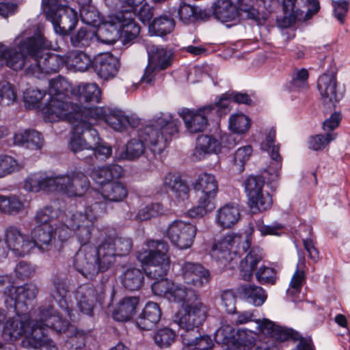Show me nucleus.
<instances>
[{"mask_svg":"<svg viewBox=\"0 0 350 350\" xmlns=\"http://www.w3.org/2000/svg\"><path fill=\"white\" fill-rule=\"evenodd\" d=\"M147 247V250L137 253V258L148 266L145 270L146 275L156 280L151 285L153 293L170 301L181 304L184 312L177 314L174 321L184 330L183 333L198 331L199 326L206 320L207 307L200 301L195 290L163 278L170 267L168 244L163 241L149 240Z\"/></svg>","mask_w":350,"mask_h":350,"instance_id":"nucleus-1","label":"nucleus"},{"mask_svg":"<svg viewBox=\"0 0 350 350\" xmlns=\"http://www.w3.org/2000/svg\"><path fill=\"white\" fill-rule=\"evenodd\" d=\"M16 38V49L0 45V66L14 70L25 68L27 75L41 78L43 75L57 72L65 64V57L53 53H44L53 47L52 42L38 31L21 40Z\"/></svg>","mask_w":350,"mask_h":350,"instance_id":"nucleus-2","label":"nucleus"},{"mask_svg":"<svg viewBox=\"0 0 350 350\" xmlns=\"http://www.w3.org/2000/svg\"><path fill=\"white\" fill-rule=\"evenodd\" d=\"M70 88V84L63 78L49 81L48 94L50 99L42 109L44 120L50 122L66 120L74 125V131L79 129L84 131L83 129L87 131H95L92 126L93 122H89L87 124L85 118L90 116L88 121H90L105 118L103 109L98 107L83 108L73 103L69 96Z\"/></svg>","mask_w":350,"mask_h":350,"instance_id":"nucleus-3","label":"nucleus"},{"mask_svg":"<svg viewBox=\"0 0 350 350\" xmlns=\"http://www.w3.org/2000/svg\"><path fill=\"white\" fill-rule=\"evenodd\" d=\"M90 204L83 210L76 211L67 219L69 226L76 230L82 241H89L92 237L95 223L100 215L107 212L109 202H122L128 196L126 187L120 182H109L103 185L100 191L92 190L90 193Z\"/></svg>","mask_w":350,"mask_h":350,"instance_id":"nucleus-4","label":"nucleus"},{"mask_svg":"<svg viewBox=\"0 0 350 350\" xmlns=\"http://www.w3.org/2000/svg\"><path fill=\"white\" fill-rule=\"evenodd\" d=\"M31 331L22 340V346L28 349L59 350L56 343L46 334L48 328L58 333H66L67 336L77 338L79 334L68 321L62 319L54 307L42 305L38 308L33 319Z\"/></svg>","mask_w":350,"mask_h":350,"instance_id":"nucleus-5","label":"nucleus"},{"mask_svg":"<svg viewBox=\"0 0 350 350\" xmlns=\"http://www.w3.org/2000/svg\"><path fill=\"white\" fill-rule=\"evenodd\" d=\"M135 13L118 11L109 16L108 19L98 29V36L103 42L112 44L120 38L125 44L135 39L140 32V27L135 21Z\"/></svg>","mask_w":350,"mask_h":350,"instance_id":"nucleus-6","label":"nucleus"},{"mask_svg":"<svg viewBox=\"0 0 350 350\" xmlns=\"http://www.w3.org/2000/svg\"><path fill=\"white\" fill-rule=\"evenodd\" d=\"M275 133H268L266 139L260 147L267 151L272 159L271 165L265 170L262 177L258 176H250L244 180V187L247 199L256 200L257 193L261 192L267 180V183L275 181L280 175L282 167V157L279 154V146L275 144Z\"/></svg>","mask_w":350,"mask_h":350,"instance_id":"nucleus-7","label":"nucleus"},{"mask_svg":"<svg viewBox=\"0 0 350 350\" xmlns=\"http://www.w3.org/2000/svg\"><path fill=\"white\" fill-rule=\"evenodd\" d=\"M75 212H68L65 215L63 223L55 225H36L31 231L30 242L34 245L32 252L37 248L41 252L52 250L57 247V242L63 243L70 237L71 231L81 243L88 241H81L76 234V230L68 226L67 219L70 214Z\"/></svg>","mask_w":350,"mask_h":350,"instance_id":"nucleus-8","label":"nucleus"},{"mask_svg":"<svg viewBox=\"0 0 350 350\" xmlns=\"http://www.w3.org/2000/svg\"><path fill=\"white\" fill-rule=\"evenodd\" d=\"M256 323L259 332L267 337L257 345L254 350L262 347H266L267 350H277L275 341L281 342L289 340L299 341L293 350H314L311 338H302L293 329L280 326L268 319H258Z\"/></svg>","mask_w":350,"mask_h":350,"instance_id":"nucleus-9","label":"nucleus"},{"mask_svg":"<svg viewBox=\"0 0 350 350\" xmlns=\"http://www.w3.org/2000/svg\"><path fill=\"white\" fill-rule=\"evenodd\" d=\"M172 139V133H142L139 139L127 142L124 151L116 158L118 161H135L142 156L146 148L154 154H161Z\"/></svg>","mask_w":350,"mask_h":350,"instance_id":"nucleus-10","label":"nucleus"},{"mask_svg":"<svg viewBox=\"0 0 350 350\" xmlns=\"http://www.w3.org/2000/svg\"><path fill=\"white\" fill-rule=\"evenodd\" d=\"M231 98L223 94L215 105L204 106L196 111L188 108H180L178 114L183 120L189 131H204L211 114L217 113L219 117L226 115L230 111Z\"/></svg>","mask_w":350,"mask_h":350,"instance_id":"nucleus-11","label":"nucleus"},{"mask_svg":"<svg viewBox=\"0 0 350 350\" xmlns=\"http://www.w3.org/2000/svg\"><path fill=\"white\" fill-rule=\"evenodd\" d=\"M41 8L55 33L61 36L69 35L78 23L77 11L66 6L62 0H42Z\"/></svg>","mask_w":350,"mask_h":350,"instance_id":"nucleus-12","label":"nucleus"},{"mask_svg":"<svg viewBox=\"0 0 350 350\" xmlns=\"http://www.w3.org/2000/svg\"><path fill=\"white\" fill-rule=\"evenodd\" d=\"M241 133H214L202 134L196 141L193 157L196 161L203 160L207 155L217 154L222 148H230L236 144L235 134Z\"/></svg>","mask_w":350,"mask_h":350,"instance_id":"nucleus-13","label":"nucleus"},{"mask_svg":"<svg viewBox=\"0 0 350 350\" xmlns=\"http://www.w3.org/2000/svg\"><path fill=\"white\" fill-rule=\"evenodd\" d=\"M250 246L248 237H243L239 234L229 232L213 244L211 255L217 260L231 261L234 259V256H240L245 254Z\"/></svg>","mask_w":350,"mask_h":350,"instance_id":"nucleus-14","label":"nucleus"},{"mask_svg":"<svg viewBox=\"0 0 350 350\" xmlns=\"http://www.w3.org/2000/svg\"><path fill=\"white\" fill-rule=\"evenodd\" d=\"M90 186L87 176L77 169L55 176V191L62 192L70 197L82 196Z\"/></svg>","mask_w":350,"mask_h":350,"instance_id":"nucleus-15","label":"nucleus"},{"mask_svg":"<svg viewBox=\"0 0 350 350\" xmlns=\"http://www.w3.org/2000/svg\"><path fill=\"white\" fill-rule=\"evenodd\" d=\"M256 334L245 329H239L236 333L234 328L223 324L215 332V340L217 343L238 350H245L255 343Z\"/></svg>","mask_w":350,"mask_h":350,"instance_id":"nucleus-16","label":"nucleus"},{"mask_svg":"<svg viewBox=\"0 0 350 350\" xmlns=\"http://www.w3.org/2000/svg\"><path fill=\"white\" fill-rule=\"evenodd\" d=\"M196 226L183 220H174L166 230V236L172 245L180 250H187L191 247L196 236Z\"/></svg>","mask_w":350,"mask_h":350,"instance_id":"nucleus-17","label":"nucleus"},{"mask_svg":"<svg viewBox=\"0 0 350 350\" xmlns=\"http://www.w3.org/2000/svg\"><path fill=\"white\" fill-rule=\"evenodd\" d=\"M36 310L32 314V321L27 314H11L8 321H5L2 332V337L8 342H14L21 337L26 338V336L31 331L33 325V319L36 315Z\"/></svg>","mask_w":350,"mask_h":350,"instance_id":"nucleus-18","label":"nucleus"},{"mask_svg":"<svg viewBox=\"0 0 350 350\" xmlns=\"http://www.w3.org/2000/svg\"><path fill=\"white\" fill-rule=\"evenodd\" d=\"M75 298L80 312L91 317L97 304L103 301L104 292L101 287H96L91 284H83L75 290Z\"/></svg>","mask_w":350,"mask_h":350,"instance_id":"nucleus-19","label":"nucleus"},{"mask_svg":"<svg viewBox=\"0 0 350 350\" xmlns=\"http://www.w3.org/2000/svg\"><path fill=\"white\" fill-rule=\"evenodd\" d=\"M91 239L89 241L90 242ZM82 246L75 254L73 266L76 270L88 279H92L99 272V267L96 260V248L81 243Z\"/></svg>","mask_w":350,"mask_h":350,"instance_id":"nucleus-20","label":"nucleus"},{"mask_svg":"<svg viewBox=\"0 0 350 350\" xmlns=\"http://www.w3.org/2000/svg\"><path fill=\"white\" fill-rule=\"evenodd\" d=\"M38 291L36 284L33 282L25 283L18 286H8L3 292L5 303L15 312L17 302L25 303L26 301L34 299Z\"/></svg>","mask_w":350,"mask_h":350,"instance_id":"nucleus-21","label":"nucleus"},{"mask_svg":"<svg viewBox=\"0 0 350 350\" xmlns=\"http://www.w3.org/2000/svg\"><path fill=\"white\" fill-rule=\"evenodd\" d=\"M98 231L100 236L97 239L101 241V243L96 249V260L99 267V272H103L113 265L117 256L112 248L109 229L106 228Z\"/></svg>","mask_w":350,"mask_h":350,"instance_id":"nucleus-22","label":"nucleus"},{"mask_svg":"<svg viewBox=\"0 0 350 350\" xmlns=\"http://www.w3.org/2000/svg\"><path fill=\"white\" fill-rule=\"evenodd\" d=\"M5 241L8 248L17 256H25L32 252L34 245L28 235L16 226H10L5 230Z\"/></svg>","mask_w":350,"mask_h":350,"instance_id":"nucleus-23","label":"nucleus"},{"mask_svg":"<svg viewBox=\"0 0 350 350\" xmlns=\"http://www.w3.org/2000/svg\"><path fill=\"white\" fill-rule=\"evenodd\" d=\"M180 273L185 283L196 288H202L211 280L209 271L198 262H183L180 266Z\"/></svg>","mask_w":350,"mask_h":350,"instance_id":"nucleus-24","label":"nucleus"},{"mask_svg":"<svg viewBox=\"0 0 350 350\" xmlns=\"http://www.w3.org/2000/svg\"><path fill=\"white\" fill-rule=\"evenodd\" d=\"M69 284L67 281L59 276H55L52 279V285L50 289V295L57 303L59 306L65 312L70 320H73V306L70 297Z\"/></svg>","mask_w":350,"mask_h":350,"instance_id":"nucleus-25","label":"nucleus"},{"mask_svg":"<svg viewBox=\"0 0 350 350\" xmlns=\"http://www.w3.org/2000/svg\"><path fill=\"white\" fill-rule=\"evenodd\" d=\"M92 66L96 75L104 80L114 78L118 72V59L109 53L98 54L92 62Z\"/></svg>","mask_w":350,"mask_h":350,"instance_id":"nucleus-26","label":"nucleus"},{"mask_svg":"<svg viewBox=\"0 0 350 350\" xmlns=\"http://www.w3.org/2000/svg\"><path fill=\"white\" fill-rule=\"evenodd\" d=\"M336 78L332 75L323 74L318 79L317 87L323 104L328 108L334 107L342 98L336 91Z\"/></svg>","mask_w":350,"mask_h":350,"instance_id":"nucleus-27","label":"nucleus"},{"mask_svg":"<svg viewBox=\"0 0 350 350\" xmlns=\"http://www.w3.org/2000/svg\"><path fill=\"white\" fill-rule=\"evenodd\" d=\"M105 122L114 130V131H122L128 128L137 129L142 125V120L136 116H127L124 112L120 109H114L110 112L105 119Z\"/></svg>","mask_w":350,"mask_h":350,"instance_id":"nucleus-28","label":"nucleus"},{"mask_svg":"<svg viewBox=\"0 0 350 350\" xmlns=\"http://www.w3.org/2000/svg\"><path fill=\"white\" fill-rule=\"evenodd\" d=\"M55 176H49L45 172H38L29 174L24 183V189L30 192L40 191H55Z\"/></svg>","mask_w":350,"mask_h":350,"instance_id":"nucleus-29","label":"nucleus"},{"mask_svg":"<svg viewBox=\"0 0 350 350\" xmlns=\"http://www.w3.org/2000/svg\"><path fill=\"white\" fill-rule=\"evenodd\" d=\"M148 62L157 68L158 70H164L172 66L173 63V53L171 50L154 45L149 44L146 47Z\"/></svg>","mask_w":350,"mask_h":350,"instance_id":"nucleus-30","label":"nucleus"},{"mask_svg":"<svg viewBox=\"0 0 350 350\" xmlns=\"http://www.w3.org/2000/svg\"><path fill=\"white\" fill-rule=\"evenodd\" d=\"M163 187L176 198L182 200L189 198L190 189L178 173H167L163 178Z\"/></svg>","mask_w":350,"mask_h":350,"instance_id":"nucleus-31","label":"nucleus"},{"mask_svg":"<svg viewBox=\"0 0 350 350\" xmlns=\"http://www.w3.org/2000/svg\"><path fill=\"white\" fill-rule=\"evenodd\" d=\"M240 219L239 209L234 203H227L218 208L215 213V222L223 229L234 226Z\"/></svg>","mask_w":350,"mask_h":350,"instance_id":"nucleus-32","label":"nucleus"},{"mask_svg":"<svg viewBox=\"0 0 350 350\" xmlns=\"http://www.w3.org/2000/svg\"><path fill=\"white\" fill-rule=\"evenodd\" d=\"M139 304L137 297H126L122 299L112 312L113 319L118 322H126L131 320L136 313Z\"/></svg>","mask_w":350,"mask_h":350,"instance_id":"nucleus-33","label":"nucleus"},{"mask_svg":"<svg viewBox=\"0 0 350 350\" xmlns=\"http://www.w3.org/2000/svg\"><path fill=\"white\" fill-rule=\"evenodd\" d=\"M213 15L221 23L235 21L239 19L237 4L232 0H217L213 5Z\"/></svg>","mask_w":350,"mask_h":350,"instance_id":"nucleus-34","label":"nucleus"},{"mask_svg":"<svg viewBox=\"0 0 350 350\" xmlns=\"http://www.w3.org/2000/svg\"><path fill=\"white\" fill-rule=\"evenodd\" d=\"M124 173L123 168L119 165H109L94 168L90 174L92 179L101 187L113 179L120 178Z\"/></svg>","mask_w":350,"mask_h":350,"instance_id":"nucleus-35","label":"nucleus"},{"mask_svg":"<svg viewBox=\"0 0 350 350\" xmlns=\"http://www.w3.org/2000/svg\"><path fill=\"white\" fill-rule=\"evenodd\" d=\"M161 317V311L159 305L155 302L149 301L143 309L137 324L142 329L149 330L157 325Z\"/></svg>","mask_w":350,"mask_h":350,"instance_id":"nucleus-36","label":"nucleus"},{"mask_svg":"<svg viewBox=\"0 0 350 350\" xmlns=\"http://www.w3.org/2000/svg\"><path fill=\"white\" fill-rule=\"evenodd\" d=\"M181 125L178 119H174L170 113L160 112L151 120L146 122L145 129L151 128L154 131L161 129H171L172 131H178Z\"/></svg>","mask_w":350,"mask_h":350,"instance_id":"nucleus-37","label":"nucleus"},{"mask_svg":"<svg viewBox=\"0 0 350 350\" xmlns=\"http://www.w3.org/2000/svg\"><path fill=\"white\" fill-rule=\"evenodd\" d=\"M237 292L240 297L255 306H262L267 299L265 291L254 284L242 285L238 288Z\"/></svg>","mask_w":350,"mask_h":350,"instance_id":"nucleus-38","label":"nucleus"},{"mask_svg":"<svg viewBox=\"0 0 350 350\" xmlns=\"http://www.w3.org/2000/svg\"><path fill=\"white\" fill-rule=\"evenodd\" d=\"M180 337L183 345L188 350H208L213 345L209 336H201L198 331L193 333H181Z\"/></svg>","mask_w":350,"mask_h":350,"instance_id":"nucleus-39","label":"nucleus"},{"mask_svg":"<svg viewBox=\"0 0 350 350\" xmlns=\"http://www.w3.org/2000/svg\"><path fill=\"white\" fill-rule=\"evenodd\" d=\"M262 259V251L259 247H253L244 259L240 262V271L242 278L249 281L253 275V271Z\"/></svg>","mask_w":350,"mask_h":350,"instance_id":"nucleus-40","label":"nucleus"},{"mask_svg":"<svg viewBox=\"0 0 350 350\" xmlns=\"http://www.w3.org/2000/svg\"><path fill=\"white\" fill-rule=\"evenodd\" d=\"M13 140L15 145L30 150H40L44 145L42 133H14Z\"/></svg>","mask_w":350,"mask_h":350,"instance_id":"nucleus-41","label":"nucleus"},{"mask_svg":"<svg viewBox=\"0 0 350 350\" xmlns=\"http://www.w3.org/2000/svg\"><path fill=\"white\" fill-rule=\"evenodd\" d=\"M305 259L304 257L299 256L297 265V269L293 275L289 288L286 291L287 295L291 297L292 301L296 300V295L301 292V287L305 282L306 275L304 271Z\"/></svg>","mask_w":350,"mask_h":350,"instance_id":"nucleus-42","label":"nucleus"},{"mask_svg":"<svg viewBox=\"0 0 350 350\" xmlns=\"http://www.w3.org/2000/svg\"><path fill=\"white\" fill-rule=\"evenodd\" d=\"M193 189L201 194L216 196L218 191V183L215 176L207 172L200 174L193 184Z\"/></svg>","mask_w":350,"mask_h":350,"instance_id":"nucleus-43","label":"nucleus"},{"mask_svg":"<svg viewBox=\"0 0 350 350\" xmlns=\"http://www.w3.org/2000/svg\"><path fill=\"white\" fill-rule=\"evenodd\" d=\"M175 27L174 18L168 14L155 18L149 25V32L157 36H164L171 33Z\"/></svg>","mask_w":350,"mask_h":350,"instance_id":"nucleus-44","label":"nucleus"},{"mask_svg":"<svg viewBox=\"0 0 350 350\" xmlns=\"http://www.w3.org/2000/svg\"><path fill=\"white\" fill-rule=\"evenodd\" d=\"M122 286L127 290L133 291L139 290L144 282V273L137 268H128L120 276Z\"/></svg>","mask_w":350,"mask_h":350,"instance_id":"nucleus-45","label":"nucleus"},{"mask_svg":"<svg viewBox=\"0 0 350 350\" xmlns=\"http://www.w3.org/2000/svg\"><path fill=\"white\" fill-rule=\"evenodd\" d=\"M25 208L24 202L15 195L0 194V213L8 215H16Z\"/></svg>","mask_w":350,"mask_h":350,"instance_id":"nucleus-46","label":"nucleus"},{"mask_svg":"<svg viewBox=\"0 0 350 350\" xmlns=\"http://www.w3.org/2000/svg\"><path fill=\"white\" fill-rule=\"evenodd\" d=\"M92 63L90 57L82 51H70L65 56V64L77 71L87 70Z\"/></svg>","mask_w":350,"mask_h":350,"instance_id":"nucleus-47","label":"nucleus"},{"mask_svg":"<svg viewBox=\"0 0 350 350\" xmlns=\"http://www.w3.org/2000/svg\"><path fill=\"white\" fill-rule=\"evenodd\" d=\"M92 139L91 144L93 145L90 148L92 150V153L89 156L91 161L93 158L100 160H105L112 154V148L111 146L107 145L98 136V133H93L90 135Z\"/></svg>","mask_w":350,"mask_h":350,"instance_id":"nucleus-48","label":"nucleus"},{"mask_svg":"<svg viewBox=\"0 0 350 350\" xmlns=\"http://www.w3.org/2000/svg\"><path fill=\"white\" fill-rule=\"evenodd\" d=\"M61 211L51 205L44 206L35 212L33 221L37 225H52L51 222L59 218Z\"/></svg>","mask_w":350,"mask_h":350,"instance_id":"nucleus-49","label":"nucleus"},{"mask_svg":"<svg viewBox=\"0 0 350 350\" xmlns=\"http://www.w3.org/2000/svg\"><path fill=\"white\" fill-rule=\"evenodd\" d=\"M80 100L98 103L100 99V90L96 83H81L77 88Z\"/></svg>","mask_w":350,"mask_h":350,"instance_id":"nucleus-50","label":"nucleus"},{"mask_svg":"<svg viewBox=\"0 0 350 350\" xmlns=\"http://www.w3.org/2000/svg\"><path fill=\"white\" fill-rule=\"evenodd\" d=\"M297 0H278L282 8L284 19L288 21V25L293 24L302 17L303 12L297 7Z\"/></svg>","mask_w":350,"mask_h":350,"instance_id":"nucleus-51","label":"nucleus"},{"mask_svg":"<svg viewBox=\"0 0 350 350\" xmlns=\"http://www.w3.org/2000/svg\"><path fill=\"white\" fill-rule=\"evenodd\" d=\"M96 34L94 29L89 27L80 28L75 33L71 36L70 42L75 47H87L90 46Z\"/></svg>","mask_w":350,"mask_h":350,"instance_id":"nucleus-52","label":"nucleus"},{"mask_svg":"<svg viewBox=\"0 0 350 350\" xmlns=\"http://www.w3.org/2000/svg\"><path fill=\"white\" fill-rule=\"evenodd\" d=\"M272 197L269 192L262 191L257 193L256 200L248 199V205L253 213L265 211L272 206Z\"/></svg>","mask_w":350,"mask_h":350,"instance_id":"nucleus-53","label":"nucleus"},{"mask_svg":"<svg viewBox=\"0 0 350 350\" xmlns=\"http://www.w3.org/2000/svg\"><path fill=\"white\" fill-rule=\"evenodd\" d=\"M111 232V243L112 248L116 251L117 256H124L128 255L131 251L133 247L132 239L129 237L116 236L113 237V231Z\"/></svg>","mask_w":350,"mask_h":350,"instance_id":"nucleus-54","label":"nucleus"},{"mask_svg":"<svg viewBox=\"0 0 350 350\" xmlns=\"http://www.w3.org/2000/svg\"><path fill=\"white\" fill-rule=\"evenodd\" d=\"M23 165L13 157L7 154L0 155V178L20 171Z\"/></svg>","mask_w":350,"mask_h":350,"instance_id":"nucleus-55","label":"nucleus"},{"mask_svg":"<svg viewBox=\"0 0 350 350\" xmlns=\"http://www.w3.org/2000/svg\"><path fill=\"white\" fill-rule=\"evenodd\" d=\"M336 137V133H325L311 135L308 141V148L315 151L321 150Z\"/></svg>","mask_w":350,"mask_h":350,"instance_id":"nucleus-56","label":"nucleus"},{"mask_svg":"<svg viewBox=\"0 0 350 350\" xmlns=\"http://www.w3.org/2000/svg\"><path fill=\"white\" fill-rule=\"evenodd\" d=\"M163 213V207L161 203L153 202L141 208L135 217L139 221H146L158 217Z\"/></svg>","mask_w":350,"mask_h":350,"instance_id":"nucleus-57","label":"nucleus"},{"mask_svg":"<svg viewBox=\"0 0 350 350\" xmlns=\"http://www.w3.org/2000/svg\"><path fill=\"white\" fill-rule=\"evenodd\" d=\"M79 10L83 23L93 27L100 25L101 22L100 14L92 5L81 7Z\"/></svg>","mask_w":350,"mask_h":350,"instance_id":"nucleus-58","label":"nucleus"},{"mask_svg":"<svg viewBox=\"0 0 350 350\" xmlns=\"http://www.w3.org/2000/svg\"><path fill=\"white\" fill-rule=\"evenodd\" d=\"M174 13L185 24L192 23L198 18L196 8L185 3H181Z\"/></svg>","mask_w":350,"mask_h":350,"instance_id":"nucleus-59","label":"nucleus"},{"mask_svg":"<svg viewBox=\"0 0 350 350\" xmlns=\"http://www.w3.org/2000/svg\"><path fill=\"white\" fill-rule=\"evenodd\" d=\"M253 150L251 146L247 145L237 150L234 156V166L239 173L243 172L245 163L250 159Z\"/></svg>","mask_w":350,"mask_h":350,"instance_id":"nucleus-60","label":"nucleus"},{"mask_svg":"<svg viewBox=\"0 0 350 350\" xmlns=\"http://www.w3.org/2000/svg\"><path fill=\"white\" fill-rule=\"evenodd\" d=\"M176 333L168 327L159 329L154 336L155 343L161 348L170 346L176 340Z\"/></svg>","mask_w":350,"mask_h":350,"instance_id":"nucleus-61","label":"nucleus"},{"mask_svg":"<svg viewBox=\"0 0 350 350\" xmlns=\"http://www.w3.org/2000/svg\"><path fill=\"white\" fill-rule=\"evenodd\" d=\"M83 133H72V136L68 142V146L73 152H77L85 149H90L93 145L91 144L92 139L90 137L87 142L83 137Z\"/></svg>","mask_w":350,"mask_h":350,"instance_id":"nucleus-62","label":"nucleus"},{"mask_svg":"<svg viewBox=\"0 0 350 350\" xmlns=\"http://www.w3.org/2000/svg\"><path fill=\"white\" fill-rule=\"evenodd\" d=\"M250 126V118L244 114L232 115L229 118L231 131H247Z\"/></svg>","mask_w":350,"mask_h":350,"instance_id":"nucleus-63","label":"nucleus"},{"mask_svg":"<svg viewBox=\"0 0 350 350\" xmlns=\"http://www.w3.org/2000/svg\"><path fill=\"white\" fill-rule=\"evenodd\" d=\"M256 277L260 284H273L277 280V273L275 269L262 265L256 271Z\"/></svg>","mask_w":350,"mask_h":350,"instance_id":"nucleus-64","label":"nucleus"}]
</instances>
